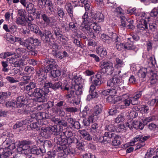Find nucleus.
<instances>
[{
  "label": "nucleus",
  "instance_id": "nucleus-1",
  "mask_svg": "<svg viewBox=\"0 0 158 158\" xmlns=\"http://www.w3.org/2000/svg\"><path fill=\"white\" fill-rule=\"evenodd\" d=\"M65 90L68 91L65 97L69 101V103L78 105L80 102L79 95L82 93L81 87L78 85H74L69 88L66 85L63 89V91Z\"/></svg>",
  "mask_w": 158,
  "mask_h": 158
},
{
  "label": "nucleus",
  "instance_id": "nucleus-2",
  "mask_svg": "<svg viewBox=\"0 0 158 158\" xmlns=\"http://www.w3.org/2000/svg\"><path fill=\"white\" fill-rule=\"evenodd\" d=\"M138 18L140 19L137 25V31L143 36H148L150 35L148 30L147 22L149 21L150 17L147 16L145 13L138 14Z\"/></svg>",
  "mask_w": 158,
  "mask_h": 158
},
{
  "label": "nucleus",
  "instance_id": "nucleus-3",
  "mask_svg": "<svg viewBox=\"0 0 158 158\" xmlns=\"http://www.w3.org/2000/svg\"><path fill=\"white\" fill-rule=\"evenodd\" d=\"M122 79L117 77H113L108 81L107 86L110 87V89L105 90L102 92L103 95H115L119 88V86L122 83Z\"/></svg>",
  "mask_w": 158,
  "mask_h": 158
},
{
  "label": "nucleus",
  "instance_id": "nucleus-4",
  "mask_svg": "<svg viewBox=\"0 0 158 158\" xmlns=\"http://www.w3.org/2000/svg\"><path fill=\"white\" fill-rule=\"evenodd\" d=\"M49 92V89L47 87L42 88H36L31 93V94H29V95L35 97L39 102H44L47 101L48 95Z\"/></svg>",
  "mask_w": 158,
  "mask_h": 158
},
{
  "label": "nucleus",
  "instance_id": "nucleus-5",
  "mask_svg": "<svg viewBox=\"0 0 158 158\" xmlns=\"http://www.w3.org/2000/svg\"><path fill=\"white\" fill-rule=\"evenodd\" d=\"M3 145L5 148L2 153L0 154V158H7L12 154L10 150L15 148V142L11 139L8 138L3 142Z\"/></svg>",
  "mask_w": 158,
  "mask_h": 158
},
{
  "label": "nucleus",
  "instance_id": "nucleus-6",
  "mask_svg": "<svg viewBox=\"0 0 158 158\" xmlns=\"http://www.w3.org/2000/svg\"><path fill=\"white\" fill-rule=\"evenodd\" d=\"M143 94V91H139L136 92L134 95L130 97L128 95H124L123 99L125 101L126 106H129L131 103L133 105L139 104L138 100L141 98Z\"/></svg>",
  "mask_w": 158,
  "mask_h": 158
},
{
  "label": "nucleus",
  "instance_id": "nucleus-7",
  "mask_svg": "<svg viewBox=\"0 0 158 158\" xmlns=\"http://www.w3.org/2000/svg\"><path fill=\"white\" fill-rule=\"evenodd\" d=\"M92 84L90 86V89L92 90H95L96 87L99 86L102 83V75L100 73H98L93 75L89 78Z\"/></svg>",
  "mask_w": 158,
  "mask_h": 158
},
{
  "label": "nucleus",
  "instance_id": "nucleus-8",
  "mask_svg": "<svg viewBox=\"0 0 158 158\" xmlns=\"http://www.w3.org/2000/svg\"><path fill=\"white\" fill-rule=\"evenodd\" d=\"M100 67L102 69H105V72L109 75L112 74L114 70L113 64L110 61H102L101 63Z\"/></svg>",
  "mask_w": 158,
  "mask_h": 158
},
{
  "label": "nucleus",
  "instance_id": "nucleus-9",
  "mask_svg": "<svg viewBox=\"0 0 158 158\" xmlns=\"http://www.w3.org/2000/svg\"><path fill=\"white\" fill-rule=\"evenodd\" d=\"M29 141H23L19 143L18 146L17 150L19 152H21L22 153L26 154L27 153L26 151L29 149V144L30 143Z\"/></svg>",
  "mask_w": 158,
  "mask_h": 158
},
{
  "label": "nucleus",
  "instance_id": "nucleus-10",
  "mask_svg": "<svg viewBox=\"0 0 158 158\" xmlns=\"http://www.w3.org/2000/svg\"><path fill=\"white\" fill-rule=\"evenodd\" d=\"M56 61L53 59L49 58L45 60V69L48 72L51 71V69H55L58 66L56 64Z\"/></svg>",
  "mask_w": 158,
  "mask_h": 158
},
{
  "label": "nucleus",
  "instance_id": "nucleus-11",
  "mask_svg": "<svg viewBox=\"0 0 158 158\" xmlns=\"http://www.w3.org/2000/svg\"><path fill=\"white\" fill-rule=\"evenodd\" d=\"M62 83L60 81L56 82L53 84L51 82H48L47 84H46L45 86L47 87L49 89L50 88L55 91L60 88L61 90L63 91L64 87L62 86Z\"/></svg>",
  "mask_w": 158,
  "mask_h": 158
},
{
  "label": "nucleus",
  "instance_id": "nucleus-12",
  "mask_svg": "<svg viewBox=\"0 0 158 158\" xmlns=\"http://www.w3.org/2000/svg\"><path fill=\"white\" fill-rule=\"evenodd\" d=\"M125 95H127V94H123L121 97H117L116 98H115V99H114V104L115 103L117 102L121 101L120 103L116 105L115 108L117 109H125L127 107L129 106H126L125 103V101H124V100L123 99L124 96Z\"/></svg>",
  "mask_w": 158,
  "mask_h": 158
},
{
  "label": "nucleus",
  "instance_id": "nucleus-13",
  "mask_svg": "<svg viewBox=\"0 0 158 158\" xmlns=\"http://www.w3.org/2000/svg\"><path fill=\"white\" fill-rule=\"evenodd\" d=\"M150 137L149 135H147L143 137L142 135H137L133 139L131 142H130V145L133 146L134 145L135 143L137 141L139 142V143H144V142L149 139Z\"/></svg>",
  "mask_w": 158,
  "mask_h": 158
},
{
  "label": "nucleus",
  "instance_id": "nucleus-14",
  "mask_svg": "<svg viewBox=\"0 0 158 158\" xmlns=\"http://www.w3.org/2000/svg\"><path fill=\"white\" fill-rule=\"evenodd\" d=\"M44 35L42 37V40L45 43H48L50 41L51 39H53V34L48 28H44L43 30Z\"/></svg>",
  "mask_w": 158,
  "mask_h": 158
},
{
  "label": "nucleus",
  "instance_id": "nucleus-15",
  "mask_svg": "<svg viewBox=\"0 0 158 158\" xmlns=\"http://www.w3.org/2000/svg\"><path fill=\"white\" fill-rule=\"evenodd\" d=\"M91 18L93 19V22H101L104 21V16L100 12H98L95 14L91 13Z\"/></svg>",
  "mask_w": 158,
  "mask_h": 158
},
{
  "label": "nucleus",
  "instance_id": "nucleus-16",
  "mask_svg": "<svg viewBox=\"0 0 158 158\" xmlns=\"http://www.w3.org/2000/svg\"><path fill=\"white\" fill-rule=\"evenodd\" d=\"M127 41V42L124 44L125 49L134 50L135 52L138 50V48L133 45V40L131 38H128Z\"/></svg>",
  "mask_w": 158,
  "mask_h": 158
},
{
  "label": "nucleus",
  "instance_id": "nucleus-17",
  "mask_svg": "<svg viewBox=\"0 0 158 158\" xmlns=\"http://www.w3.org/2000/svg\"><path fill=\"white\" fill-rule=\"evenodd\" d=\"M9 62L10 64H12L15 67L23 66L25 65L24 60L22 59L17 60L13 57L9 59Z\"/></svg>",
  "mask_w": 158,
  "mask_h": 158
},
{
  "label": "nucleus",
  "instance_id": "nucleus-18",
  "mask_svg": "<svg viewBox=\"0 0 158 158\" xmlns=\"http://www.w3.org/2000/svg\"><path fill=\"white\" fill-rule=\"evenodd\" d=\"M62 136L60 135L56 134V136L54 139V141L57 144L61 145L65 147V145L67 144V138H62Z\"/></svg>",
  "mask_w": 158,
  "mask_h": 158
},
{
  "label": "nucleus",
  "instance_id": "nucleus-19",
  "mask_svg": "<svg viewBox=\"0 0 158 158\" xmlns=\"http://www.w3.org/2000/svg\"><path fill=\"white\" fill-rule=\"evenodd\" d=\"M115 134L105 132L104 135L102 137V143L106 144L109 143L111 142L110 139H113V137H115Z\"/></svg>",
  "mask_w": 158,
  "mask_h": 158
},
{
  "label": "nucleus",
  "instance_id": "nucleus-20",
  "mask_svg": "<svg viewBox=\"0 0 158 158\" xmlns=\"http://www.w3.org/2000/svg\"><path fill=\"white\" fill-rule=\"evenodd\" d=\"M102 111V106L100 104L96 105L93 108L92 115L97 116L101 114Z\"/></svg>",
  "mask_w": 158,
  "mask_h": 158
},
{
  "label": "nucleus",
  "instance_id": "nucleus-21",
  "mask_svg": "<svg viewBox=\"0 0 158 158\" xmlns=\"http://www.w3.org/2000/svg\"><path fill=\"white\" fill-rule=\"evenodd\" d=\"M16 100L17 107H23L25 106L26 98L24 96L18 97L16 98Z\"/></svg>",
  "mask_w": 158,
  "mask_h": 158
},
{
  "label": "nucleus",
  "instance_id": "nucleus-22",
  "mask_svg": "<svg viewBox=\"0 0 158 158\" xmlns=\"http://www.w3.org/2000/svg\"><path fill=\"white\" fill-rule=\"evenodd\" d=\"M71 22H69V25L70 28L72 31L76 32L77 31V24L75 18L74 17L70 18Z\"/></svg>",
  "mask_w": 158,
  "mask_h": 158
},
{
  "label": "nucleus",
  "instance_id": "nucleus-23",
  "mask_svg": "<svg viewBox=\"0 0 158 158\" xmlns=\"http://www.w3.org/2000/svg\"><path fill=\"white\" fill-rule=\"evenodd\" d=\"M36 87V83L33 82H30L29 83L24 87V90L28 92V94H31V90Z\"/></svg>",
  "mask_w": 158,
  "mask_h": 158
},
{
  "label": "nucleus",
  "instance_id": "nucleus-24",
  "mask_svg": "<svg viewBox=\"0 0 158 158\" xmlns=\"http://www.w3.org/2000/svg\"><path fill=\"white\" fill-rule=\"evenodd\" d=\"M65 8L70 18L73 17V8L72 4L70 3H66L65 6Z\"/></svg>",
  "mask_w": 158,
  "mask_h": 158
},
{
  "label": "nucleus",
  "instance_id": "nucleus-25",
  "mask_svg": "<svg viewBox=\"0 0 158 158\" xmlns=\"http://www.w3.org/2000/svg\"><path fill=\"white\" fill-rule=\"evenodd\" d=\"M20 45H22L23 47L26 48L28 50L32 49V46L31 45V40H30V37L25 40H23L21 42Z\"/></svg>",
  "mask_w": 158,
  "mask_h": 158
},
{
  "label": "nucleus",
  "instance_id": "nucleus-26",
  "mask_svg": "<svg viewBox=\"0 0 158 158\" xmlns=\"http://www.w3.org/2000/svg\"><path fill=\"white\" fill-rule=\"evenodd\" d=\"M49 76L52 79L58 77L60 75V72L57 69V68H55L52 69H51Z\"/></svg>",
  "mask_w": 158,
  "mask_h": 158
},
{
  "label": "nucleus",
  "instance_id": "nucleus-27",
  "mask_svg": "<svg viewBox=\"0 0 158 158\" xmlns=\"http://www.w3.org/2000/svg\"><path fill=\"white\" fill-rule=\"evenodd\" d=\"M24 6L26 7V10L30 14L32 13L34 14L36 11V9L34 7V5L31 3H27Z\"/></svg>",
  "mask_w": 158,
  "mask_h": 158
},
{
  "label": "nucleus",
  "instance_id": "nucleus-28",
  "mask_svg": "<svg viewBox=\"0 0 158 158\" xmlns=\"http://www.w3.org/2000/svg\"><path fill=\"white\" fill-rule=\"evenodd\" d=\"M147 73V69L145 68H142L140 69L138 72V76L140 78L143 79V81L146 77Z\"/></svg>",
  "mask_w": 158,
  "mask_h": 158
},
{
  "label": "nucleus",
  "instance_id": "nucleus-29",
  "mask_svg": "<svg viewBox=\"0 0 158 158\" xmlns=\"http://www.w3.org/2000/svg\"><path fill=\"white\" fill-rule=\"evenodd\" d=\"M27 18L17 17L16 19V22L17 24L22 26H25L27 24Z\"/></svg>",
  "mask_w": 158,
  "mask_h": 158
},
{
  "label": "nucleus",
  "instance_id": "nucleus-30",
  "mask_svg": "<svg viewBox=\"0 0 158 158\" xmlns=\"http://www.w3.org/2000/svg\"><path fill=\"white\" fill-rule=\"evenodd\" d=\"M72 79L74 80L75 83L74 85H78L80 86L81 82L82 77L79 75L77 74H74L73 75Z\"/></svg>",
  "mask_w": 158,
  "mask_h": 158
},
{
  "label": "nucleus",
  "instance_id": "nucleus-31",
  "mask_svg": "<svg viewBox=\"0 0 158 158\" xmlns=\"http://www.w3.org/2000/svg\"><path fill=\"white\" fill-rule=\"evenodd\" d=\"M82 22L86 23H93V19L91 17L89 18L87 12H85L82 16Z\"/></svg>",
  "mask_w": 158,
  "mask_h": 158
},
{
  "label": "nucleus",
  "instance_id": "nucleus-32",
  "mask_svg": "<svg viewBox=\"0 0 158 158\" xmlns=\"http://www.w3.org/2000/svg\"><path fill=\"white\" fill-rule=\"evenodd\" d=\"M96 52L102 57H106L107 55V52L106 49L103 47H98Z\"/></svg>",
  "mask_w": 158,
  "mask_h": 158
},
{
  "label": "nucleus",
  "instance_id": "nucleus-33",
  "mask_svg": "<svg viewBox=\"0 0 158 158\" xmlns=\"http://www.w3.org/2000/svg\"><path fill=\"white\" fill-rule=\"evenodd\" d=\"M116 64L114 67L116 69H119L124 65V63L123 60L117 57L115 58Z\"/></svg>",
  "mask_w": 158,
  "mask_h": 158
},
{
  "label": "nucleus",
  "instance_id": "nucleus-34",
  "mask_svg": "<svg viewBox=\"0 0 158 158\" xmlns=\"http://www.w3.org/2000/svg\"><path fill=\"white\" fill-rule=\"evenodd\" d=\"M133 127L136 129L142 130L144 127V124L142 122L138 121H133Z\"/></svg>",
  "mask_w": 158,
  "mask_h": 158
},
{
  "label": "nucleus",
  "instance_id": "nucleus-35",
  "mask_svg": "<svg viewBox=\"0 0 158 158\" xmlns=\"http://www.w3.org/2000/svg\"><path fill=\"white\" fill-rule=\"evenodd\" d=\"M95 121V119L94 118V116L91 115L87 118H84L83 122L84 126H88L89 125L90 123Z\"/></svg>",
  "mask_w": 158,
  "mask_h": 158
},
{
  "label": "nucleus",
  "instance_id": "nucleus-36",
  "mask_svg": "<svg viewBox=\"0 0 158 158\" xmlns=\"http://www.w3.org/2000/svg\"><path fill=\"white\" fill-rule=\"evenodd\" d=\"M72 2L75 4V6H83L89 3L87 0H80L77 2L76 1H73Z\"/></svg>",
  "mask_w": 158,
  "mask_h": 158
},
{
  "label": "nucleus",
  "instance_id": "nucleus-37",
  "mask_svg": "<svg viewBox=\"0 0 158 158\" xmlns=\"http://www.w3.org/2000/svg\"><path fill=\"white\" fill-rule=\"evenodd\" d=\"M16 102L14 100L9 101L6 102L5 105L6 107L9 109L13 107H17Z\"/></svg>",
  "mask_w": 158,
  "mask_h": 158
},
{
  "label": "nucleus",
  "instance_id": "nucleus-38",
  "mask_svg": "<svg viewBox=\"0 0 158 158\" xmlns=\"http://www.w3.org/2000/svg\"><path fill=\"white\" fill-rule=\"evenodd\" d=\"M115 137H113L114 139L112 141V143L113 146H117L120 144V141L119 139L120 138V136L115 134Z\"/></svg>",
  "mask_w": 158,
  "mask_h": 158
},
{
  "label": "nucleus",
  "instance_id": "nucleus-39",
  "mask_svg": "<svg viewBox=\"0 0 158 158\" xmlns=\"http://www.w3.org/2000/svg\"><path fill=\"white\" fill-rule=\"evenodd\" d=\"M1 94H2L1 99L2 100V103H3L5 99L10 98L11 92L10 91L2 92H1Z\"/></svg>",
  "mask_w": 158,
  "mask_h": 158
},
{
  "label": "nucleus",
  "instance_id": "nucleus-40",
  "mask_svg": "<svg viewBox=\"0 0 158 158\" xmlns=\"http://www.w3.org/2000/svg\"><path fill=\"white\" fill-rule=\"evenodd\" d=\"M50 127H42L41 128L40 134L43 136H45L47 134H49L50 132Z\"/></svg>",
  "mask_w": 158,
  "mask_h": 158
},
{
  "label": "nucleus",
  "instance_id": "nucleus-41",
  "mask_svg": "<svg viewBox=\"0 0 158 158\" xmlns=\"http://www.w3.org/2000/svg\"><path fill=\"white\" fill-rule=\"evenodd\" d=\"M46 78L47 76H44V77H39L38 80V84L41 86L44 85L43 88H45L46 84L47 83V82L46 83L45 82L46 80Z\"/></svg>",
  "mask_w": 158,
  "mask_h": 158
},
{
  "label": "nucleus",
  "instance_id": "nucleus-42",
  "mask_svg": "<svg viewBox=\"0 0 158 158\" xmlns=\"http://www.w3.org/2000/svg\"><path fill=\"white\" fill-rule=\"evenodd\" d=\"M92 23H87L82 22L80 26V29L83 30H86L87 31L91 28L90 25Z\"/></svg>",
  "mask_w": 158,
  "mask_h": 158
},
{
  "label": "nucleus",
  "instance_id": "nucleus-43",
  "mask_svg": "<svg viewBox=\"0 0 158 158\" xmlns=\"http://www.w3.org/2000/svg\"><path fill=\"white\" fill-rule=\"evenodd\" d=\"M115 130V127L112 124H109L106 126L105 130L107 131L105 132L109 133V134L111 133H114L113 132Z\"/></svg>",
  "mask_w": 158,
  "mask_h": 158
},
{
  "label": "nucleus",
  "instance_id": "nucleus-44",
  "mask_svg": "<svg viewBox=\"0 0 158 158\" xmlns=\"http://www.w3.org/2000/svg\"><path fill=\"white\" fill-rule=\"evenodd\" d=\"M55 58L58 59L59 60H62L63 59L62 52L58 50L56 52L54 51L52 54Z\"/></svg>",
  "mask_w": 158,
  "mask_h": 158
},
{
  "label": "nucleus",
  "instance_id": "nucleus-45",
  "mask_svg": "<svg viewBox=\"0 0 158 158\" xmlns=\"http://www.w3.org/2000/svg\"><path fill=\"white\" fill-rule=\"evenodd\" d=\"M41 18L44 22L47 24L49 25L51 23V19L49 17L44 13L42 15Z\"/></svg>",
  "mask_w": 158,
  "mask_h": 158
},
{
  "label": "nucleus",
  "instance_id": "nucleus-46",
  "mask_svg": "<svg viewBox=\"0 0 158 158\" xmlns=\"http://www.w3.org/2000/svg\"><path fill=\"white\" fill-rule=\"evenodd\" d=\"M30 152L31 153L36 155H39L42 152L41 149L37 147L32 148Z\"/></svg>",
  "mask_w": 158,
  "mask_h": 158
},
{
  "label": "nucleus",
  "instance_id": "nucleus-47",
  "mask_svg": "<svg viewBox=\"0 0 158 158\" xmlns=\"http://www.w3.org/2000/svg\"><path fill=\"white\" fill-rule=\"evenodd\" d=\"M64 109L66 112L70 113H75L77 112L78 110L76 107L67 106H65Z\"/></svg>",
  "mask_w": 158,
  "mask_h": 158
},
{
  "label": "nucleus",
  "instance_id": "nucleus-48",
  "mask_svg": "<svg viewBox=\"0 0 158 158\" xmlns=\"http://www.w3.org/2000/svg\"><path fill=\"white\" fill-rule=\"evenodd\" d=\"M63 152L66 155L70 154V155H74L75 153V150L72 148H64L63 150Z\"/></svg>",
  "mask_w": 158,
  "mask_h": 158
},
{
  "label": "nucleus",
  "instance_id": "nucleus-49",
  "mask_svg": "<svg viewBox=\"0 0 158 158\" xmlns=\"http://www.w3.org/2000/svg\"><path fill=\"white\" fill-rule=\"evenodd\" d=\"M30 39L31 40V45L33 44L34 46H37L40 45L41 43L38 39L34 38L33 37H30Z\"/></svg>",
  "mask_w": 158,
  "mask_h": 158
},
{
  "label": "nucleus",
  "instance_id": "nucleus-50",
  "mask_svg": "<svg viewBox=\"0 0 158 158\" xmlns=\"http://www.w3.org/2000/svg\"><path fill=\"white\" fill-rule=\"evenodd\" d=\"M46 70L44 71L42 69H38L36 71L37 75L39 76V77H44V76H47L46 74L45 71Z\"/></svg>",
  "mask_w": 158,
  "mask_h": 158
},
{
  "label": "nucleus",
  "instance_id": "nucleus-51",
  "mask_svg": "<svg viewBox=\"0 0 158 158\" xmlns=\"http://www.w3.org/2000/svg\"><path fill=\"white\" fill-rule=\"evenodd\" d=\"M149 29L152 32L156 31L157 30L158 27V23H153L149 24Z\"/></svg>",
  "mask_w": 158,
  "mask_h": 158
},
{
  "label": "nucleus",
  "instance_id": "nucleus-52",
  "mask_svg": "<svg viewBox=\"0 0 158 158\" xmlns=\"http://www.w3.org/2000/svg\"><path fill=\"white\" fill-rule=\"evenodd\" d=\"M115 48L118 51H123L125 49L124 43H121L120 42L116 44Z\"/></svg>",
  "mask_w": 158,
  "mask_h": 158
},
{
  "label": "nucleus",
  "instance_id": "nucleus-53",
  "mask_svg": "<svg viewBox=\"0 0 158 158\" xmlns=\"http://www.w3.org/2000/svg\"><path fill=\"white\" fill-rule=\"evenodd\" d=\"M41 114V113L32 114L31 115V117L33 119H35L37 120H43L41 114Z\"/></svg>",
  "mask_w": 158,
  "mask_h": 158
},
{
  "label": "nucleus",
  "instance_id": "nucleus-54",
  "mask_svg": "<svg viewBox=\"0 0 158 158\" xmlns=\"http://www.w3.org/2000/svg\"><path fill=\"white\" fill-rule=\"evenodd\" d=\"M28 25L30 30L35 33L39 29V27L36 25L32 23L29 22Z\"/></svg>",
  "mask_w": 158,
  "mask_h": 158
},
{
  "label": "nucleus",
  "instance_id": "nucleus-55",
  "mask_svg": "<svg viewBox=\"0 0 158 158\" xmlns=\"http://www.w3.org/2000/svg\"><path fill=\"white\" fill-rule=\"evenodd\" d=\"M27 12L24 9H20L18 11V14L19 15L18 17L27 18L26 16Z\"/></svg>",
  "mask_w": 158,
  "mask_h": 158
},
{
  "label": "nucleus",
  "instance_id": "nucleus-56",
  "mask_svg": "<svg viewBox=\"0 0 158 158\" xmlns=\"http://www.w3.org/2000/svg\"><path fill=\"white\" fill-rule=\"evenodd\" d=\"M57 14L59 17L61 18H63L64 17L65 14L63 9L60 7L57 8Z\"/></svg>",
  "mask_w": 158,
  "mask_h": 158
},
{
  "label": "nucleus",
  "instance_id": "nucleus-57",
  "mask_svg": "<svg viewBox=\"0 0 158 158\" xmlns=\"http://www.w3.org/2000/svg\"><path fill=\"white\" fill-rule=\"evenodd\" d=\"M94 122L91 123L92 124L91 129L92 131L95 132V133H96L98 131V125L97 123Z\"/></svg>",
  "mask_w": 158,
  "mask_h": 158
},
{
  "label": "nucleus",
  "instance_id": "nucleus-58",
  "mask_svg": "<svg viewBox=\"0 0 158 158\" xmlns=\"http://www.w3.org/2000/svg\"><path fill=\"white\" fill-rule=\"evenodd\" d=\"M30 126L32 130L38 131L40 130V125L38 123H33L31 124Z\"/></svg>",
  "mask_w": 158,
  "mask_h": 158
},
{
  "label": "nucleus",
  "instance_id": "nucleus-59",
  "mask_svg": "<svg viewBox=\"0 0 158 158\" xmlns=\"http://www.w3.org/2000/svg\"><path fill=\"white\" fill-rule=\"evenodd\" d=\"M31 76L28 74H25L21 77V80L22 81H25L24 83L27 84L29 83V81L30 80Z\"/></svg>",
  "mask_w": 158,
  "mask_h": 158
},
{
  "label": "nucleus",
  "instance_id": "nucleus-60",
  "mask_svg": "<svg viewBox=\"0 0 158 158\" xmlns=\"http://www.w3.org/2000/svg\"><path fill=\"white\" fill-rule=\"evenodd\" d=\"M34 71V69L33 67L31 66H27L24 69V71L27 73L28 75L33 73Z\"/></svg>",
  "mask_w": 158,
  "mask_h": 158
},
{
  "label": "nucleus",
  "instance_id": "nucleus-61",
  "mask_svg": "<svg viewBox=\"0 0 158 158\" xmlns=\"http://www.w3.org/2000/svg\"><path fill=\"white\" fill-rule=\"evenodd\" d=\"M93 23L94 25L93 26V30L95 32L98 33L101 29L100 26L98 25L96 22H93Z\"/></svg>",
  "mask_w": 158,
  "mask_h": 158
},
{
  "label": "nucleus",
  "instance_id": "nucleus-62",
  "mask_svg": "<svg viewBox=\"0 0 158 158\" xmlns=\"http://www.w3.org/2000/svg\"><path fill=\"white\" fill-rule=\"evenodd\" d=\"M46 2L45 5H46L48 8V10L51 11H52L53 8V6L52 3L51 1L50 0H46Z\"/></svg>",
  "mask_w": 158,
  "mask_h": 158
},
{
  "label": "nucleus",
  "instance_id": "nucleus-63",
  "mask_svg": "<svg viewBox=\"0 0 158 158\" xmlns=\"http://www.w3.org/2000/svg\"><path fill=\"white\" fill-rule=\"evenodd\" d=\"M120 18L121 19V24L120 26L122 27H126V18L123 16H120Z\"/></svg>",
  "mask_w": 158,
  "mask_h": 158
},
{
  "label": "nucleus",
  "instance_id": "nucleus-64",
  "mask_svg": "<svg viewBox=\"0 0 158 158\" xmlns=\"http://www.w3.org/2000/svg\"><path fill=\"white\" fill-rule=\"evenodd\" d=\"M70 127L78 129L81 128V125L79 122L75 120Z\"/></svg>",
  "mask_w": 158,
  "mask_h": 158
}]
</instances>
